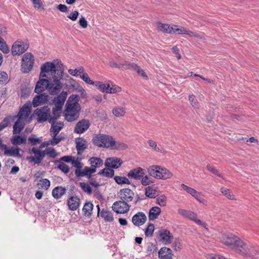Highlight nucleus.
Instances as JSON below:
<instances>
[{
    "instance_id": "nucleus-1",
    "label": "nucleus",
    "mask_w": 259,
    "mask_h": 259,
    "mask_svg": "<svg viewBox=\"0 0 259 259\" xmlns=\"http://www.w3.org/2000/svg\"><path fill=\"white\" fill-rule=\"evenodd\" d=\"M223 241L236 253L244 257H250L256 254V250L251 243L235 235H224Z\"/></svg>"
},
{
    "instance_id": "nucleus-2",
    "label": "nucleus",
    "mask_w": 259,
    "mask_h": 259,
    "mask_svg": "<svg viewBox=\"0 0 259 259\" xmlns=\"http://www.w3.org/2000/svg\"><path fill=\"white\" fill-rule=\"evenodd\" d=\"M63 64L59 60L56 59L52 62H47L40 67L39 75L40 78H49L54 80V82H61L64 74Z\"/></svg>"
},
{
    "instance_id": "nucleus-3",
    "label": "nucleus",
    "mask_w": 259,
    "mask_h": 259,
    "mask_svg": "<svg viewBox=\"0 0 259 259\" xmlns=\"http://www.w3.org/2000/svg\"><path fill=\"white\" fill-rule=\"evenodd\" d=\"M63 87V84L61 82H54V80L49 78H40L36 82L34 92L37 94H40L48 89L49 93L52 95L58 94Z\"/></svg>"
},
{
    "instance_id": "nucleus-4",
    "label": "nucleus",
    "mask_w": 259,
    "mask_h": 259,
    "mask_svg": "<svg viewBox=\"0 0 259 259\" xmlns=\"http://www.w3.org/2000/svg\"><path fill=\"white\" fill-rule=\"evenodd\" d=\"M77 98V96L72 95L69 97L66 103L64 115L69 122L76 120L79 117L80 106L78 103Z\"/></svg>"
},
{
    "instance_id": "nucleus-5",
    "label": "nucleus",
    "mask_w": 259,
    "mask_h": 259,
    "mask_svg": "<svg viewBox=\"0 0 259 259\" xmlns=\"http://www.w3.org/2000/svg\"><path fill=\"white\" fill-rule=\"evenodd\" d=\"M147 171L149 175L157 179L166 180L172 177V174L169 170L159 165L150 166Z\"/></svg>"
},
{
    "instance_id": "nucleus-6",
    "label": "nucleus",
    "mask_w": 259,
    "mask_h": 259,
    "mask_svg": "<svg viewBox=\"0 0 259 259\" xmlns=\"http://www.w3.org/2000/svg\"><path fill=\"white\" fill-rule=\"evenodd\" d=\"M67 93L66 92H62L58 96L54 98L53 102L54 107L53 108V114L55 116L60 117L61 111L62 106L67 98Z\"/></svg>"
},
{
    "instance_id": "nucleus-7",
    "label": "nucleus",
    "mask_w": 259,
    "mask_h": 259,
    "mask_svg": "<svg viewBox=\"0 0 259 259\" xmlns=\"http://www.w3.org/2000/svg\"><path fill=\"white\" fill-rule=\"evenodd\" d=\"M112 138L109 135L98 134L93 137V143L99 147L109 148L111 147Z\"/></svg>"
},
{
    "instance_id": "nucleus-8",
    "label": "nucleus",
    "mask_w": 259,
    "mask_h": 259,
    "mask_svg": "<svg viewBox=\"0 0 259 259\" xmlns=\"http://www.w3.org/2000/svg\"><path fill=\"white\" fill-rule=\"evenodd\" d=\"M178 213L183 217L189 219L194 222L196 224L201 226L203 228L207 229V225L206 223L202 222L200 220L197 219L196 213L190 210L185 209L179 208L178 209Z\"/></svg>"
},
{
    "instance_id": "nucleus-9",
    "label": "nucleus",
    "mask_w": 259,
    "mask_h": 259,
    "mask_svg": "<svg viewBox=\"0 0 259 259\" xmlns=\"http://www.w3.org/2000/svg\"><path fill=\"white\" fill-rule=\"evenodd\" d=\"M50 108L48 106L37 108L34 111V114L37 116V120L39 123H42L46 121L49 122V119L53 117L51 115Z\"/></svg>"
},
{
    "instance_id": "nucleus-10",
    "label": "nucleus",
    "mask_w": 259,
    "mask_h": 259,
    "mask_svg": "<svg viewBox=\"0 0 259 259\" xmlns=\"http://www.w3.org/2000/svg\"><path fill=\"white\" fill-rule=\"evenodd\" d=\"M34 58L30 53L25 54L22 59L21 70L24 73L29 72L32 68Z\"/></svg>"
},
{
    "instance_id": "nucleus-11",
    "label": "nucleus",
    "mask_w": 259,
    "mask_h": 259,
    "mask_svg": "<svg viewBox=\"0 0 259 259\" xmlns=\"http://www.w3.org/2000/svg\"><path fill=\"white\" fill-rule=\"evenodd\" d=\"M29 153L34 154V156H30L28 159L31 162L35 164H39L45 158L44 151H41L37 147H33L29 150Z\"/></svg>"
},
{
    "instance_id": "nucleus-12",
    "label": "nucleus",
    "mask_w": 259,
    "mask_h": 259,
    "mask_svg": "<svg viewBox=\"0 0 259 259\" xmlns=\"http://www.w3.org/2000/svg\"><path fill=\"white\" fill-rule=\"evenodd\" d=\"M117 196L120 200L129 204L132 202L135 198V193L129 188L121 189L117 193Z\"/></svg>"
},
{
    "instance_id": "nucleus-13",
    "label": "nucleus",
    "mask_w": 259,
    "mask_h": 259,
    "mask_svg": "<svg viewBox=\"0 0 259 259\" xmlns=\"http://www.w3.org/2000/svg\"><path fill=\"white\" fill-rule=\"evenodd\" d=\"M29 45L24 41L17 40L12 47V54L13 56L20 55L28 48Z\"/></svg>"
},
{
    "instance_id": "nucleus-14",
    "label": "nucleus",
    "mask_w": 259,
    "mask_h": 259,
    "mask_svg": "<svg viewBox=\"0 0 259 259\" xmlns=\"http://www.w3.org/2000/svg\"><path fill=\"white\" fill-rule=\"evenodd\" d=\"M131 205L120 200L113 203L112 208L117 213H125L130 209Z\"/></svg>"
},
{
    "instance_id": "nucleus-15",
    "label": "nucleus",
    "mask_w": 259,
    "mask_h": 259,
    "mask_svg": "<svg viewBox=\"0 0 259 259\" xmlns=\"http://www.w3.org/2000/svg\"><path fill=\"white\" fill-rule=\"evenodd\" d=\"M59 117H60L55 116L53 114V117L49 119V123L52 124L50 128V133L51 134H54V136H57L64 126V123L62 122H59L55 123L56 120L58 119Z\"/></svg>"
},
{
    "instance_id": "nucleus-16",
    "label": "nucleus",
    "mask_w": 259,
    "mask_h": 259,
    "mask_svg": "<svg viewBox=\"0 0 259 259\" xmlns=\"http://www.w3.org/2000/svg\"><path fill=\"white\" fill-rule=\"evenodd\" d=\"M1 149L4 151V155L7 156L20 157V149L15 147H8L5 144L1 145Z\"/></svg>"
},
{
    "instance_id": "nucleus-17",
    "label": "nucleus",
    "mask_w": 259,
    "mask_h": 259,
    "mask_svg": "<svg viewBox=\"0 0 259 259\" xmlns=\"http://www.w3.org/2000/svg\"><path fill=\"white\" fill-rule=\"evenodd\" d=\"M90 126V122L89 120L85 119H82L76 124L74 132L78 134H82L88 130Z\"/></svg>"
},
{
    "instance_id": "nucleus-18",
    "label": "nucleus",
    "mask_w": 259,
    "mask_h": 259,
    "mask_svg": "<svg viewBox=\"0 0 259 259\" xmlns=\"http://www.w3.org/2000/svg\"><path fill=\"white\" fill-rule=\"evenodd\" d=\"M159 240L164 244H170L173 239V236L169 231L161 229L159 231Z\"/></svg>"
},
{
    "instance_id": "nucleus-19",
    "label": "nucleus",
    "mask_w": 259,
    "mask_h": 259,
    "mask_svg": "<svg viewBox=\"0 0 259 259\" xmlns=\"http://www.w3.org/2000/svg\"><path fill=\"white\" fill-rule=\"evenodd\" d=\"M96 169L91 167L85 166L82 170L75 169L74 170L75 175L77 177H87L88 179L91 178L92 174L95 173Z\"/></svg>"
},
{
    "instance_id": "nucleus-20",
    "label": "nucleus",
    "mask_w": 259,
    "mask_h": 259,
    "mask_svg": "<svg viewBox=\"0 0 259 259\" xmlns=\"http://www.w3.org/2000/svg\"><path fill=\"white\" fill-rule=\"evenodd\" d=\"M32 104L29 102L26 103L20 109L18 117L19 119H26L31 112Z\"/></svg>"
},
{
    "instance_id": "nucleus-21",
    "label": "nucleus",
    "mask_w": 259,
    "mask_h": 259,
    "mask_svg": "<svg viewBox=\"0 0 259 259\" xmlns=\"http://www.w3.org/2000/svg\"><path fill=\"white\" fill-rule=\"evenodd\" d=\"M122 163V161L117 157H109L106 159L105 165L107 167L118 168Z\"/></svg>"
},
{
    "instance_id": "nucleus-22",
    "label": "nucleus",
    "mask_w": 259,
    "mask_h": 259,
    "mask_svg": "<svg viewBox=\"0 0 259 259\" xmlns=\"http://www.w3.org/2000/svg\"><path fill=\"white\" fill-rule=\"evenodd\" d=\"M49 96L46 93H42L35 96L32 101V105L34 107H36L47 103Z\"/></svg>"
},
{
    "instance_id": "nucleus-23",
    "label": "nucleus",
    "mask_w": 259,
    "mask_h": 259,
    "mask_svg": "<svg viewBox=\"0 0 259 259\" xmlns=\"http://www.w3.org/2000/svg\"><path fill=\"white\" fill-rule=\"evenodd\" d=\"M144 169L141 167H137L131 170L128 174L127 177L129 178L135 180H140L144 176Z\"/></svg>"
},
{
    "instance_id": "nucleus-24",
    "label": "nucleus",
    "mask_w": 259,
    "mask_h": 259,
    "mask_svg": "<svg viewBox=\"0 0 259 259\" xmlns=\"http://www.w3.org/2000/svg\"><path fill=\"white\" fill-rule=\"evenodd\" d=\"M146 219L147 217L144 212H138L132 217V221L135 226H140L145 223Z\"/></svg>"
},
{
    "instance_id": "nucleus-25",
    "label": "nucleus",
    "mask_w": 259,
    "mask_h": 259,
    "mask_svg": "<svg viewBox=\"0 0 259 259\" xmlns=\"http://www.w3.org/2000/svg\"><path fill=\"white\" fill-rule=\"evenodd\" d=\"M76 148L78 155H81L88 147L87 142L83 138H78L75 140Z\"/></svg>"
},
{
    "instance_id": "nucleus-26",
    "label": "nucleus",
    "mask_w": 259,
    "mask_h": 259,
    "mask_svg": "<svg viewBox=\"0 0 259 259\" xmlns=\"http://www.w3.org/2000/svg\"><path fill=\"white\" fill-rule=\"evenodd\" d=\"M80 203V199L77 196H71L68 200L67 204L70 210H75L79 206Z\"/></svg>"
},
{
    "instance_id": "nucleus-27",
    "label": "nucleus",
    "mask_w": 259,
    "mask_h": 259,
    "mask_svg": "<svg viewBox=\"0 0 259 259\" xmlns=\"http://www.w3.org/2000/svg\"><path fill=\"white\" fill-rule=\"evenodd\" d=\"M158 256L160 259H172L171 250L167 247H162L158 252Z\"/></svg>"
},
{
    "instance_id": "nucleus-28",
    "label": "nucleus",
    "mask_w": 259,
    "mask_h": 259,
    "mask_svg": "<svg viewBox=\"0 0 259 259\" xmlns=\"http://www.w3.org/2000/svg\"><path fill=\"white\" fill-rule=\"evenodd\" d=\"M66 192L65 188L62 186H58L54 188L52 190V196L56 199H60L64 195Z\"/></svg>"
},
{
    "instance_id": "nucleus-29",
    "label": "nucleus",
    "mask_w": 259,
    "mask_h": 259,
    "mask_svg": "<svg viewBox=\"0 0 259 259\" xmlns=\"http://www.w3.org/2000/svg\"><path fill=\"white\" fill-rule=\"evenodd\" d=\"M157 28L158 30L164 33L172 34L171 26L168 24L162 23L158 22L156 24Z\"/></svg>"
},
{
    "instance_id": "nucleus-30",
    "label": "nucleus",
    "mask_w": 259,
    "mask_h": 259,
    "mask_svg": "<svg viewBox=\"0 0 259 259\" xmlns=\"http://www.w3.org/2000/svg\"><path fill=\"white\" fill-rule=\"evenodd\" d=\"M26 142V139L24 136H13L11 139V142L14 146L25 144Z\"/></svg>"
},
{
    "instance_id": "nucleus-31",
    "label": "nucleus",
    "mask_w": 259,
    "mask_h": 259,
    "mask_svg": "<svg viewBox=\"0 0 259 259\" xmlns=\"http://www.w3.org/2000/svg\"><path fill=\"white\" fill-rule=\"evenodd\" d=\"M161 209L157 206L152 207L149 211V219L150 220H154L157 218L160 214Z\"/></svg>"
},
{
    "instance_id": "nucleus-32",
    "label": "nucleus",
    "mask_w": 259,
    "mask_h": 259,
    "mask_svg": "<svg viewBox=\"0 0 259 259\" xmlns=\"http://www.w3.org/2000/svg\"><path fill=\"white\" fill-rule=\"evenodd\" d=\"M89 162L92 168L96 169V168L99 167L103 164L102 160L99 157H93L89 159Z\"/></svg>"
},
{
    "instance_id": "nucleus-33",
    "label": "nucleus",
    "mask_w": 259,
    "mask_h": 259,
    "mask_svg": "<svg viewBox=\"0 0 259 259\" xmlns=\"http://www.w3.org/2000/svg\"><path fill=\"white\" fill-rule=\"evenodd\" d=\"M111 144V147L109 148L113 149L123 150L127 148V146L125 144L122 142L115 141L113 137L112 138V142Z\"/></svg>"
},
{
    "instance_id": "nucleus-34",
    "label": "nucleus",
    "mask_w": 259,
    "mask_h": 259,
    "mask_svg": "<svg viewBox=\"0 0 259 259\" xmlns=\"http://www.w3.org/2000/svg\"><path fill=\"white\" fill-rule=\"evenodd\" d=\"M100 215L105 221L111 222L114 220L113 214L110 211L103 209L101 211Z\"/></svg>"
},
{
    "instance_id": "nucleus-35",
    "label": "nucleus",
    "mask_w": 259,
    "mask_h": 259,
    "mask_svg": "<svg viewBox=\"0 0 259 259\" xmlns=\"http://www.w3.org/2000/svg\"><path fill=\"white\" fill-rule=\"evenodd\" d=\"M24 126V123L21 121V119H19L15 122L13 125V135L20 134L22 130L23 129Z\"/></svg>"
},
{
    "instance_id": "nucleus-36",
    "label": "nucleus",
    "mask_w": 259,
    "mask_h": 259,
    "mask_svg": "<svg viewBox=\"0 0 259 259\" xmlns=\"http://www.w3.org/2000/svg\"><path fill=\"white\" fill-rule=\"evenodd\" d=\"M128 67H125V68L127 69H132L137 72V73L140 75L143 76V77L145 78H147L148 77L146 75L145 71L143 69L141 68L139 66H138L137 65L135 64H130L128 63Z\"/></svg>"
},
{
    "instance_id": "nucleus-37",
    "label": "nucleus",
    "mask_w": 259,
    "mask_h": 259,
    "mask_svg": "<svg viewBox=\"0 0 259 259\" xmlns=\"http://www.w3.org/2000/svg\"><path fill=\"white\" fill-rule=\"evenodd\" d=\"M93 206L94 205L92 203L90 202H85L82 208L83 214L86 217L91 215Z\"/></svg>"
},
{
    "instance_id": "nucleus-38",
    "label": "nucleus",
    "mask_w": 259,
    "mask_h": 259,
    "mask_svg": "<svg viewBox=\"0 0 259 259\" xmlns=\"http://www.w3.org/2000/svg\"><path fill=\"white\" fill-rule=\"evenodd\" d=\"M220 191L222 194L230 200H236L235 196L231 192V191L225 187H222L220 189Z\"/></svg>"
},
{
    "instance_id": "nucleus-39",
    "label": "nucleus",
    "mask_w": 259,
    "mask_h": 259,
    "mask_svg": "<svg viewBox=\"0 0 259 259\" xmlns=\"http://www.w3.org/2000/svg\"><path fill=\"white\" fill-rule=\"evenodd\" d=\"M94 85L100 91L106 93L107 88L109 87V81H108L106 83L100 81H95Z\"/></svg>"
},
{
    "instance_id": "nucleus-40",
    "label": "nucleus",
    "mask_w": 259,
    "mask_h": 259,
    "mask_svg": "<svg viewBox=\"0 0 259 259\" xmlns=\"http://www.w3.org/2000/svg\"><path fill=\"white\" fill-rule=\"evenodd\" d=\"M111 81H109V87L107 88L106 93L109 94H116L120 92L121 91V89L118 85L111 83Z\"/></svg>"
},
{
    "instance_id": "nucleus-41",
    "label": "nucleus",
    "mask_w": 259,
    "mask_h": 259,
    "mask_svg": "<svg viewBox=\"0 0 259 259\" xmlns=\"http://www.w3.org/2000/svg\"><path fill=\"white\" fill-rule=\"evenodd\" d=\"M99 175H103L106 177L112 178L114 175V171L110 168H105L98 172Z\"/></svg>"
},
{
    "instance_id": "nucleus-42",
    "label": "nucleus",
    "mask_w": 259,
    "mask_h": 259,
    "mask_svg": "<svg viewBox=\"0 0 259 259\" xmlns=\"http://www.w3.org/2000/svg\"><path fill=\"white\" fill-rule=\"evenodd\" d=\"M113 114L116 116H122L125 114V108L123 107H115L112 110Z\"/></svg>"
},
{
    "instance_id": "nucleus-43",
    "label": "nucleus",
    "mask_w": 259,
    "mask_h": 259,
    "mask_svg": "<svg viewBox=\"0 0 259 259\" xmlns=\"http://www.w3.org/2000/svg\"><path fill=\"white\" fill-rule=\"evenodd\" d=\"M115 182L119 185L122 184H130L131 182L129 180L124 177L115 176L114 178Z\"/></svg>"
},
{
    "instance_id": "nucleus-44",
    "label": "nucleus",
    "mask_w": 259,
    "mask_h": 259,
    "mask_svg": "<svg viewBox=\"0 0 259 259\" xmlns=\"http://www.w3.org/2000/svg\"><path fill=\"white\" fill-rule=\"evenodd\" d=\"M38 185L41 188L47 190L50 187V181L47 179H42L39 181Z\"/></svg>"
},
{
    "instance_id": "nucleus-45",
    "label": "nucleus",
    "mask_w": 259,
    "mask_h": 259,
    "mask_svg": "<svg viewBox=\"0 0 259 259\" xmlns=\"http://www.w3.org/2000/svg\"><path fill=\"white\" fill-rule=\"evenodd\" d=\"M145 195L149 198H155L156 192L152 187L148 186L145 188Z\"/></svg>"
},
{
    "instance_id": "nucleus-46",
    "label": "nucleus",
    "mask_w": 259,
    "mask_h": 259,
    "mask_svg": "<svg viewBox=\"0 0 259 259\" xmlns=\"http://www.w3.org/2000/svg\"><path fill=\"white\" fill-rule=\"evenodd\" d=\"M56 162H59V164L57 167V168L65 174H67L69 171L70 168L67 164L59 160H56Z\"/></svg>"
},
{
    "instance_id": "nucleus-47",
    "label": "nucleus",
    "mask_w": 259,
    "mask_h": 259,
    "mask_svg": "<svg viewBox=\"0 0 259 259\" xmlns=\"http://www.w3.org/2000/svg\"><path fill=\"white\" fill-rule=\"evenodd\" d=\"M44 151L45 153V156H46V155H48L51 157L55 158L57 155L55 149L53 147H48Z\"/></svg>"
},
{
    "instance_id": "nucleus-48",
    "label": "nucleus",
    "mask_w": 259,
    "mask_h": 259,
    "mask_svg": "<svg viewBox=\"0 0 259 259\" xmlns=\"http://www.w3.org/2000/svg\"><path fill=\"white\" fill-rule=\"evenodd\" d=\"M171 29L172 30V34H185L186 28L180 27H178V26L176 25H171Z\"/></svg>"
},
{
    "instance_id": "nucleus-49",
    "label": "nucleus",
    "mask_w": 259,
    "mask_h": 259,
    "mask_svg": "<svg viewBox=\"0 0 259 259\" xmlns=\"http://www.w3.org/2000/svg\"><path fill=\"white\" fill-rule=\"evenodd\" d=\"M0 50L5 54H8L10 52L8 46L1 37H0Z\"/></svg>"
},
{
    "instance_id": "nucleus-50",
    "label": "nucleus",
    "mask_w": 259,
    "mask_h": 259,
    "mask_svg": "<svg viewBox=\"0 0 259 259\" xmlns=\"http://www.w3.org/2000/svg\"><path fill=\"white\" fill-rule=\"evenodd\" d=\"M79 185L84 192L88 194H91L92 193V189L90 185L84 182H80Z\"/></svg>"
},
{
    "instance_id": "nucleus-51",
    "label": "nucleus",
    "mask_w": 259,
    "mask_h": 259,
    "mask_svg": "<svg viewBox=\"0 0 259 259\" xmlns=\"http://www.w3.org/2000/svg\"><path fill=\"white\" fill-rule=\"evenodd\" d=\"M166 201L167 198L164 195H161L156 198V203L161 206H164L166 205Z\"/></svg>"
},
{
    "instance_id": "nucleus-52",
    "label": "nucleus",
    "mask_w": 259,
    "mask_h": 259,
    "mask_svg": "<svg viewBox=\"0 0 259 259\" xmlns=\"http://www.w3.org/2000/svg\"><path fill=\"white\" fill-rule=\"evenodd\" d=\"M189 100L191 103V105L194 108H198L199 107V103L196 99L195 96L193 95L189 96Z\"/></svg>"
},
{
    "instance_id": "nucleus-53",
    "label": "nucleus",
    "mask_w": 259,
    "mask_h": 259,
    "mask_svg": "<svg viewBox=\"0 0 259 259\" xmlns=\"http://www.w3.org/2000/svg\"><path fill=\"white\" fill-rule=\"evenodd\" d=\"M11 118L9 117H5L0 123V132L7 127L10 123Z\"/></svg>"
},
{
    "instance_id": "nucleus-54",
    "label": "nucleus",
    "mask_w": 259,
    "mask_h": 259,
    "mask_svg": "<svg viewBox=\"0 0 259 259\" xmlns=\"http://www.w3.org/2000/svg\"><path fill=\"white\" fill-rule=\"evenodd\" d=\"M80 77L87 84L94 85L95 82L91 79L89 75L86 73H83V74L80 75Z\"/></svg>"
},
{
    "instance_id": "nucleus-55",
    "label": "nucleus",
    "mask_w": 259,
    "mask_h": 259,
    "mask_svg": "<svg viewBox=\"0 0 259 259\" xmlns=\"http://www.w3.org/2000/svg\"><path fill=\"white\" fill-rule=\"evenodd\" d=\"M153 183V180L151 178L149 177L148 176H144L141 178V184L143 186H147Z\"/></svg>"
},
{
    "instance_id": "nucleus-56",
    "label": "nucleus",
    "mask_w": 259,
    "mask_h": 259,
    "mask_svg": "<svg viewBox=\"0 0 259 259\" xmlns=\"http://www.w3.org/2000/svg\"><path fill=\"white\" fill-rule=\"evenodd\" d=\"M154 230V226L153 224H149L146 228L145 234L146 236H151Z\"/></svg>"
},
{
    "instance_id": "nucleus-57",
    "label": "nucleus",
    "mask_w": 259,
    "mask_h": 259,
    "mask_svg": "<svg viewBox=\"0 0 259 259\" xmlns=\"http://www.w3.org/2000/svg\"><path fill=\"white\" fill-rule=\"evenodd\" d=\"M181 187L183 189L186 191L188 194H190L191 196H192L193 194L195 193V192L196 191L193 188L188 186L185 185L184 184H182L181 185Z\"/></svg>"
},
{
    "instance_id": "nucleus-58",
    "label": "nucleus",
    "mask_w": 259,
    "mask_h": 259,
    "mask_svg": "<svg viewBox=\"0 0 259 259\" xmlns=\"http://www.w3.org/2000/svg\"><path fill=\"white\" fill-rule=\"evenodd\" d=\"M206 168L209 171L214 174L215 175H216L220 178H223V176L213 166L208 164L207 165Z\"/></svg>"
},
{
    "instance_id": "nucleus-59",
    "label": "nucleus",
    "mask_w": 259,
    "mask_h": 259,
    "mask_svg": "<svg viewBox=\"0 0 259 259\" xmlns=\"http://www.w3.org/2000/svg\"><path fill=\"white\" fill-rule=\"evenodd\" d=\"M147 142H148L149 145L152 148H153L155 151H158V152L162 151V149L157 146V143L155 141H154L152 140H148Z\"/></svg>"
},
{
    "instance_id": "nucleus-60",
    "label": "nucleus",
    "mask_w": 259,
    "mask_h": 259,
    "mask_svg": "<svg viewBox=\"0 0 259 259\" xmlns=\"http://www.w3.org/2000/svg\"><path fill=\"white\" fill-rule=\"evenodd\" d=\"M34 135H32L28 139V142L30 143L32 146H35L37 144H39L41 142L40 139H39V138H34Z\"/></svg>"
},
{
    "instance_id": "nucleus-61",
    "label": "nucleus",
    "mask_w": 259,
    "mask_h": 259,
    "mask_svg": "<svg viewBox=\"0 0 259 259\" xmlns=\"http://www.w3.org/2000/svg\"><path fill=\"white\" fill-rule=\"evenodd\" d=\"M202 193L196 191L195 193L192 196L195 198L199 202L203 203L205 201L204 199L201 197Z\"/></svg>"
},
{
    "instance_id": "nucleus-62",
    "label": "nucleus",
    "mask_w": 259,
    "mask_h": 259,
    "mask_svg": "<svg viewBox=\"0 0 259 259\" xmlns=\"http://www.w3.org/2000/svg\"><path fill=\"white\" fill-rule=\"evenodd\" d=\"M109 64L111 67H115L117 68H124V69H126L125 67H128L127 63L118 64L113 61H110Z\"/></svg>"
},
{
    "instance_id": "nucleus-63",
    "label": "nucleus",
    "mask_w": 259,
    "mask_h": 259,
    "mask_svg": "<svg viewBox=\"0 0 259 259\" xmlns=\"http://www.w3.org/2000/svg\"><path fill=\"white\" fill-rule=\"evenodd\" d=\"M52 139L50 140V144L52 145H56L58 144L62 140V138L60 137H57V136H54V134H51Z\"/></svg>"
},
{
    "instance_id": "nucleus-64",
    "label": "nucleus",
    "mask_w": 259,
    "mask_h": 259,
    "mask_svg": "<svg viewBox=\"0 0 259 259\" xmlns=\"http://www.w3.org/2000/svg\"><path fill=\"white\" fill-rule=\"evenodd\" d=\"M78 15V12L77 11H74L73 12L70 13L67 16V17L71 19L72 21H75L77 20Z\"/></svg>"
}]
</instances>
